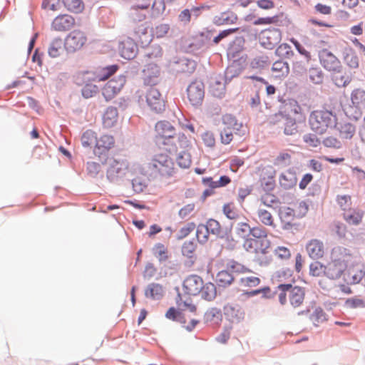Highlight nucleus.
I'll return each mask as SVG.
<instances>
[{
  "instance_id": "f257e3e1",
  "label": "nucleus",
  "mask_w": 365,
  "mask_h": 365,
  "mask_svg": "<svg viewBox=\"0 0 365 365\" xmlns=\"http://www.w3.org/2000/svg\"><path fill=\"white\" fill-rule=\"evenodd\" d=\"M83 147H93V153L96 158L102 163H107L109 151L115 147V140L112 135L103 134L98 136L92 130H87L81 137Z\"/></svg>"
},
{
  "instance_id": "f03ea898",
  "label": "nucleus",
  "mask_w": 365,
  "mask_h": 365,
  "mask_svg": "<svg viewBox=\"0 0 365 365\" xmlns=\"http://www.w3.org/2000/svg\"><path fill=\"white\" fill-rule=\"evenodd\" d=\"M147 174L154 178L167 180L175 177L178 169L169 155L160 153L153 155L145 165Z\"/></svg>"
},
{
  "instance_id": "7ed1b4c3",
  "label": "nucleus",
  "mask_w": 365,
  "mask_h": 365,
  "mask_svg": "<svg viewBox=\"0 0 365 365\" xmlns=\"http://www.w3.org/2000/svg\"><path fill=\"white\" fill-rule=\"evenodd\" d=\"M352 259V255L347 249L341 247L333 248L331 261L326 265V276L332 279L339 278Z\"/></svg>"
},
{
  "instance_id": "20e7f679",
  "label": "nucleus",
  "mask_w": 365,
  "mask_h": 365,
  "mask_svg": "<svg viewBox=\"0 0 365 365\" xmlns=\"http://www.w3.org/2000/svg\"><path fill=\"white\" fill-rule=\"evenodd\" d=\"M337 124V117L332 111L322 109L313 110L309 117V125L311 130L318 135H323L329 128Z\"/></svg>"
},
{
  "instance_id": "39448f33",
  "label": "nucleus",
  "mask_w": 365,
  "mask_h": 365,
  "mask_svg": "<svg viewBox=\"0 0 365 365\" xmlns=\"http://www.w3.org/2000/svg\"><path fill=\"white\" fill-rule=\"evenodd\" d=\"M275 293L277 294L279 302L285 305L287 302L288 294L289 302L293 308L301 307L305 299V290L299 286H292L291 284H280L277 287Z\"/></svg>"
},
{
  "instance_id": "423d86ee",
  "label": "nucleus",
  "mask_w": 365,
  "mask_h": 365,
  "mask_svg": "<svg viewBox=\"0 0 365 365\" xmlns=\"http://www.w3.org/2000/svg\"><path fill=\"white\" fill-rule=\"evenodd\" d=\"M87 40V36L84 31L75 29L70 32L65 38V49L71 53L78 51L86 45Z\"/></svg>"
},
{
  "instance_id": "0eeeda50",
  "label": "nucleus",
  "mask_w": 365,
  "mask_h": 365,
  "mask_svg": "<svg viewBox=\"0 0 365 365\" xmlns=\"http://www.w3.org/2000/svg\"><path fill=\"white\" fill-rule=\"evenodd\" d=\"M282 33L279 29L269 28L262 30L259 36L260 45L266 49H273L282 41Z\"/></svg>"
},
{
  "instance_id": "6e6552de",
  "label": "nucleus",
  "mask_w": 365,
  "mask_h": 365,
  "mask_svg": "<svg viewBox=\"0 0 365 365\" xmlns=\"http://www.w3.org/2000/svg\"><path fill=\"white\" fill-rule=\"evenodd\" d=\"M155 132L156 141L163 145L169 144L176 133L174 126L166 120H161L156 123Z\"/></svg>"
},
{
  "instance_id": "1a4fd4ad",
  "label": "nucleus",
  "mask_w": 365,
  "mask_h": 365,
  "mask_svg": "<svg viewBox=\"0 0 365 365\" xmlns=\"http://www.w3.org/2000/svg\"><path fill=\"white\" fill-rule=\"evenodd\" d=\"M270 247L271 242L268 239L248 237L245 240L243 243V247L247 252L256 255H266L268 253Z\"/></svg>"
},
{
  "instance_id": "9d476101",
  "label": "nucleus",
  "mask_w": 365,
  "mask_h": 365,
  "mask_svg": "<svg viewBox=\"0 0 365 365\" xmlns=\"http://www.w3.org/2000/svg\"><path fill=\"white\" fill-rule=\"evenodd\" d=\"M126 82L125 76H118L106 83L102 89V93L107 101L114 98L121 91Z\"/></svg>"
},
{
  "instance_id": "9b49d317",
  "label": "nucleus",
  "mask_w": 365,
  "mask_h": 365,
  "mask_svg": "<svg viewBox=\"0 0 365 365\" xmlns=\"http://www.w3.org/2000/svg\"><path fill=\"white\" fill-rule=\"evenodd\" d=\"M106 164H108L107 177L111 181L123 176L125 174V171L128 169V163L127 161L118 160L114 158H108Z\"/></svg>"
},
{
  "instance_id": "f8f14e48",
  "label": "nucleus",
  "mask_w": 365,
  "mask_h": 365,
  "mask_svg": "<svg viewBox=\"0 0 365 365\" xmlns=\"http://www.w3.org/2000/svg\"><path fill=\"white\" fill-rule=\"evenodd\" d=\"M319 59L322 66L327 71L336 72L342 69L340 61L327 49L320 52Z\"/></svg>"
},
{
  "instance_id": "ddd939ff",
  "label": "nucleus",
  "mask_w": 365,
  "mask_h": 365,
  "mask_svg": "<svg viewBox=\"0 0 365 365\" xmlns=\"http://www.w3.org/2000/svg\"><path fill=\"white\" fill-rule=\"evenodd\" d=\"M146 102L149 107L157 113L165 109V101L160 91L155 88H150L146 93Z\"/></svg>"
},
{
  "instance_id": "4468645a",
  "label": "nucleus",
  "mask_w": 365,
  "mask_h": 365,
  "mask_svg": "<svg viewBox=\"0 0 365 365\" xmlns=\"http://www.w3.org/2000/svg\"><path fill=\"white\" fill-rule=\"evenodd\" d=\"M76 24L75 19L68 14H60L51 22V28L58 32H65L71 29Z\"/></svg>"
},
{
  "instance_id": "2eb2a0df",
  "label": "nucleus",
  "mask_w": 365,
  "mask_h": 365,
  "mask_svg": "<svg viewBox=\"0 0 365 365\" xmlns=\"http://www.w3.org/2000/svg\"><path fill=\"white\" fill-rule=\"evenodd\" d=\"M306 251L310 258L316 260L324 257L327 248L323 241L312 239L306 245Z\"/></svg>"
},
{
  "instance_id": "dca6fc26",
  "label": "nucleus",
  "mask_w": 365,
  "mask_h": 365,
  "mask_svg": "<svg viewBox=\"0 0 365 365\" xmlns=\"http://www.w3.org/2000/svg\"><path fill=\"white\" fill-rule=\"evenodd\" d=\"M164 145L170 152L188 150L191 148L190 140L182 133H175L172 141L169 144H164Z\"/></svg>"
},
{
  "instance_id": "f3484780",
  "label": "nucleus",
  "mask_w": 365,
  "mask_h": 365,
  "mask_svg": "<svg viewBox=\"0 0 365 365\" xmlns=\"http://www.w3.org/2000/svg\"><path fill=\"white\" fill-rule=\"evenodd\" d=\"M282 112L284 117H289L298 120H304L305 114L299 103L294 99H289L284 102Z\"/></svg>"
},
{
  "instance_id": "a211bd4d",
  "label": "nucleus",
  "mask_w": 365,
  "mask_h": 365,
  "mask_svg": "<svg viewBox=\"0 0 365 365\" xmlns=\"http://www.w3.org/2000/svg\"><path fill=\"white\" fill-rule=\"evenodd\" d=\"M187 95L192 105H200L205 96L203 84L200 82H192L187 89Z\"/></svg>"
},
{
  "instance_id": "6ab92c4d",
  "label": "nucleus",
  "mask_w": 365,
  "mask_h": 365,
  "mask_svg": "<svg viewBox=\"0 0 365 365\" xmlns=\"http://www.w3.org/2000/svg\"><path fill=\"white\" fill-rule=\"evenodd\" d=\"M118 51L121 57L130 60L136 56L138 47L132 38L125 37L119 42Z\"/></svg>"
},
{
  "instance_id": "aec40b11",
  "label": "nucleus",
  "mask_w": 365,
  "mask_h": 365,
  "mask_svg": "<svg viewBox=\"0 0 365 365\" xmlns=\"http://www.w3.org/2000/svg\"><path fill=\"white\" fill-rule=\"evenodd\" d=\"M276 170L271 165L262 167L260 170L259 180L265 190H272L275 185Z\"/></svg>"
},
{
  "instance_id": "412c9836",
  "label": "nucleus",
  "mask_w": 365,
  "mask_h": 365,
  "mask_svg": "<svg viewBox=\"0 0 365 365\" xmlns=\"http://www.w3.org/2000/svg\"><path fill=\"white\" fill-rule=\"evenodd\" d=\"M203 280L197 275L187 277L183 282V288L188 295L195 296L199 294L202 288Z\"/></svg>"
},
{
  "instance_id": "4be33fe9",
  "label": "nucleus",
  "mask_w": 365,
  "mask_h": 365,
  "mask_svg": "<svg viewBox=\"0 0 365 365\" xmlns=\"http://www.w3.org/2000/svg\"><path fill=\"white\" fill-rule=\"evenodd\" d=\"M144 83L148 85H155L159 81L160 68L156 63H148L143 71Z\"/></svg>"
},
{
  "instance_id": "5701e85b",
  "label": "nucleus",
  "mask_w": 365,
  "mask_h": 365,
  "mask_svg": "<svg viewBox=\"0 0 365 365\" xmlns=\"http://www.w3.org/2000/svg\"><path fill=\"white\" fill-rule=\"evenodd\" d=\"M297 182V173L293 169H288L279 175V184L284 190H289L295 187Z\"/></svg>"
},
{
  "instance_id": "b1692460",
  "label": "nucleus",
  "mask_w": 365,
  "mask_h": 365,
  "mask_svg": "<svg viewBox=\"0 0 365 365\" xmlns=\"http://www.w3.org/2000/svg\"><path fill=\"white\" fill-rule=\"evenodd\" d=\"M342 57L345 63L352 68L359 67V58L355 51L347 43L342 46Z\"/></svg>"
},
{
  "instance_id": "393cba45",
  "label": "nucleus",
  "mask_w": 365,
  "mask_h": 365,
  "mask_svg": "<svg viewBox=\"0 0 365 365\" xmlns=\"http://www.w3.org/2000/svg\"><path fill=\"white\" fill-rule=\"evenodd\" d=\"M364 277V272L361 267L359 265H355L349 267L347 272L344 275V279L347 284H356L359 283Z\"/></svg>"
},
{
  "instance_id": "a878e982",
  "label": "nucleus",
  "mask_w": 365,
  "mask_h": 365,
  "mask_svg": "<svg viewBox=\"0 0 365 365\" xmlns=\"http://www.w3.org/2000/svg\"><path fill=\"white\" fill-rule=\"evenodd\" d=\"M223 310L225 315L232 322H239L245 317L244 311L238 305L227 304Z\"/></svg>"
},
{
  "instance_id": "bb28decb",
  "label": "nucleus",
  "mask_w": 365,
  "mask_h": 365,
  "mask_svg": "<svg viewBox=\"0 0 365 365\" xmlns=\"http://www.w3.org/2000/svg\"><path fill=\"white\" fill-rule=\"evenodd\" d=\"M223 128H228L230 130L235 132V135H245V130L241 133V129L243 128L242 123L237 122L235 117L230 114H226L222 117Z\"/></svg>"
},
{
  "instance_id": "cd10ccee",
  "label": "nucleus",
  "mask_w": 365,
  "mask_h": 365,
  "mask_svg": "<svg viewBox=\"0 0 365 365\" xmlns=\"http://www.w3.org/2000/svg\"><path fill=\"white\" fill-rule=\"evenodd\" d=\"M294 151L284 150L280 151L273 160V164L277 168H285L292 165Z\"/></svg>"
},
{
  "instance_id": "c85d7f7f",
  "label": "nucleus",
  "mask_w": 365,
  "mask_h": 365,
  "mask_svg": "<svg viewBox=\"0 0 365 365\" xmlns=\"http://www.w3.org/2000/svg\"><path fill=\"white\" fill-rule=\"evenodd\" d=\"M364 213L362 211L351 208L343 212L344 220L349 225H359L363 219Z\"/></svg>"
},
{
  "instance_id": "c756f323",
  "label": "nucleus",
  "mask_w": 365,
  "mask_h": 365,
  "mask_svg": "<svg viewBox=\"0 0 365 365\" xmlns=\"http://www.w3.org/2000/svg\"><path fill=\"white\" fill-rule=\"evenodd\" d=\"M118 117V110L114 107H109L103 115V125L106 128L113 127L117 123Z\"/></svg>"
},
{
  "instance_id": "7c9ffc66",
  "label": "nucleus",
  "mask_w": 365,
  "mask_h": 365,
  "mask_svg": "<svg viewBox=\"0 0 365 365\" xmlns=\"http://www.w3.org/2000/svg\"><path fill=\"white\" fill-rule=\"evenodd\" d=\"M272 71L276 78H285L289 73V64L284 61H277L273 63Z\"/></svg>"
},
{
  "instance_id": "2f4dec72",
  "label": "nucleus",
  "mask_w": 365,
  "mask_h": 365,
  "mask_svg": "<svg viewBox=\"0 0 365 365\" xmlns=\"http://www.w3.org/2000/svg\"><path fill=\"white\" fill-rule=\"evenodd\" d=\"M237 21V16L234 12L225 11L215 18V24L218 26L228 25L235 24Z\"/></svg>"
},
{
  "instance_id": "473e14b6",
  "label": "nucleus",
  "mask_w": 365,
  "mask_h": 365,
  "mask_svg": "<svg viewBox=\"0 0 365 365\" xmlns=\"http://www.w3.org/2000/svg\"><path fill=\"white\" fill-rule=\"evenodd\" d=\"M351 101L355 107L365 108V91L360 88L354 89L351 94Z\"/></svg>"
},
{
  "instance_id": "72a5a7b5",
  "label": "nucleus",
  "mask_w": 365,
  "mask_h": 365,
  "mask_svg": "<svg viewBox=\"0 0 365 365\" xmlns=\"http://www.w3.org/2000/svg\"><path fill=\"white\" fill-rule=\"evenodd\" d=\"M284 133L286 135H294L298 133L297 122L301 120H298L293 118L284 117Z\"/></svg>"
},
{
  "instance_id": "f704fd0d",
  "label": "nucleus",
  "mask_w": 365,
  "mask_h": 365,
  "mask_svg": "<svg viewBox=\"0 0 365 365\" xmlns=\"http://www.w3.org/2000/svg\"><path fill=\"white\" fill-rule=\"evenodd\" d=\"M201 297L205 300L211 301L214 299L217 294L216 287L213 283L208 282L202 284V288L199 293Z\"/></svg>"
},
{
  "instance_id": "c9c22d12",
  "label": "nucleus",
  "mask_w": 365,
  "mask_h": 365,
  "mask_svg": "<svg viewBox=\"0 0 365 365\" xmlns=\"http://www.w3.org/2000/svg\"><path fill=\"white\" fill-rule=\"evenodd\" d=\"M339 135L342 139H351L356 132L355 126L351 123H344L338 128Z\"/></svg>"
},
{
  "instance_id": "e433bc0d",
  "label": "nucleus",
  "mask_w": 365,
  "mask_h": 365,
  "mask_svg": "<svg viewBox=\"0 0 365 365\" xmlns=\"http://www.w3.org/2000/svg\"><path fill=\"white\" fill-rule=\"evenodd\" d=\"M63 41L60 38L53 39L48 48V54L52 58H57L63 53Z\"/></svg>"
},
{
  "instance_id": "4c0bfd02",
  "label": "nucleus",
  "mask_w": 365,
  "mask_h": 365,
  "mask_svg": "<svg viewBox=\"0 0 365 365\" xmlns=\"http://www.w3.org/2000/svg\"><path fill=\"white\" fill-rule=\"evenodd\" d=\"M210 92L217 98H222L225 94V85L223 82L215 80L210 86Z\"/></svg>"
},
{
  "instance_id": "58836bf2",
  "label": "nucleus",
  "mask_w": 365,
  "mask_h": 365,
  "mask_svg": "<svg viewBox=\"0 0 365 365\" xmlns=\"http://www.w3.org/2000/svg\"><path fill=\"white\" fill-rule=\"evenodd\" d=\"M216 281L219 286L226 287L232 283L234 277L229 271L222 270L217 273Z\"/></svg>"
},
{
  "instance_id": "ea45409f",
  "label": "nucleus",
  "mask_w": 365,
  "mask_h": 365,
  "mask_svg": "<svg viewBox=\"0 0 365 365\" xmlns=\"http://www.w3.org/2000/svg\"><path fill=\"white\" fill-rule=\"evenodd\" d=\"M65 7L71 12L78 14L83 11L84 4L81 0H63Z\"/></svg>"
},
{
  "instance_id": "a19ab883",
  "label": "nucleus",
  "mask_w": 365,
  "mask_h": 365,
  "mask_svg": "<svg viewBox=\"0 0 365 365\" xmlns=\"http://www.w3.org/2000/svg\"><path fill=\"white\" fill-rule=\"evenodd\" d=\"M187 151L183 150L180 152L176 158L178 166L182 168H188L191 165V155Z\"/></svg>"
},
{
  "instance_id": "79ce46f5",
  "label": "nucleus",
  "mask_w": 365,
  "mask_h": 365,
  "mask_svg": "<svg viewBox=\"0 0 365 365\" xmlns=\"http://www.w3.org/2000/svg\"><path fill=\"white\" fill-rule=\"evenodd\" d=\"M118 66L117 65H111L104 67L99 71L96 78L99 81H105L113 75L118 71Z\"/></svg>"
},
{
  "instance_id": "37998d69",
  "label": "nucleus",
  "mask_w": 365,
  "mask_h": 365,
  "mask_svg": "<svg viewBox=\"0 0 365 365\" xmlns=\"http://www.w3.org/2000/svg\"><path fill=\"white\" fill-rule=\"evenodd\" d=\"M339 71L333 72L332 79L335 85L338 87H344L351 81V78Z\"/></svg>"
},
{
  "instance_id": "c03bdc74",
  "label": "nucleus",
  "mask_w": 365,
  "mask_h": 365,
  "mask_svg": "<svg viewBox=\"0 0 365 365\" xmlns=\"http://www.w3.org/2000/svg\"><path fill=\"white\" fill-rule=\"evenodd\" d=\"M153 255L160 262H165L169 257L168 249L161 243L156 244L153 249Z\"/></svg>"
},
{
  "instance_id": "a18cd8bd",
  "label": "nucleus",
  "mask_w": 365,
  "mask_h": 365,
  "mask_svg": "<svg viewBox=\"0 0 365 365\" xmlns=\"http://www.w3.org/2000/svg\"><path fill=\"white\" fill-rule=\"evenodd\" d=\"M336 201L343 212L351 208L352 201L349 195H339L336 196Z\"/></svg>"
},
{
  "instance_id": "49530a36",
  "label": "nucleus",
  "mask_w": 365,
  "mask_h": 365,
  "mask_svg": "<svg viewBox=\"0 0 365 365\" xmlns=\"http://www.w3.org/2000/svg\"><path fill=\"white\" fill-rule=\"evenodd\" d=\"M309 80L314 84H320L324 81V74L319 68H311L308 71Z\"/></svg>"
},
{
  "instance_id": "de8ad7c7",
  "label": "nucleus",
  "mask_w": 365,
  "mask_h": 365,
  "mask_svg": "<svg viewBox=\"0 0 365 365\" xmlns=\"http://www.w3.org/2000/svg\"><path fill=\"white\" fill-rule=\"evenodd\" d=\"M309 274L313 277H319L323 274L326 275V266L317 261L312 262L309 265Z\"/></svg>"
},
{
  "instance_id": "09e8293b",
  "label": "nucleus",
  "mask_w": 365,
  "mask_h": 365,
  "mask_svg": "<svg viewBox=\"0 0 365 365\" xmlns=\"http://www.w3.org/2000/svg\"><path fill=\"white\" fill-rule=\"evenodd\" d=\"M260 282V279L257 277H244L240 279V285L242 287L252 288L259 285Z\"/></svg>"
},
{
  "instance_id": "8fccbe9b",
  "label": "nucleus",
  "mask_w": 365,
  "mask_h": 365,
  "mask_svg": "<svg viewBox=\"0 0 365 365\" xmlns=\"http://www.w3.org/2000/svg\"><path fill=\"white\" fill-rule=\"evenodd\" d=\"M310 319L315 326L327 320L326 314L322 308H317L310 316Z\"/></svg>"
},
{
  "instance_id": "3c124183",
  "label": "nucleus",
  "mask_w": 365,
  "mask_h": 365,
  "mask_svg": "<svg viewBox=\"0 0 365 365\" xmlns=\"http://www.w3.org/2000/svg\"><path fill=\"white\" fill-rule=\"evenodd\" d=\"M163 287L158 284H150L146 289L145 294L153 299H158L163 295Z\"/></svg>"
},
{
  "instance_id": "603ef678",
  "label": "nucleus",
  "mask_w": 365,
  "mask_h": 365,
  "mask_svg": "<svg viewBox=\"0 0 365 365\" xmlns=\"http://www.w3.org/2000/svg\"><path fill=\"white\" fill-rule=\"evenodd\" d=\"M41 8L46 11H58L61 8V0H43Z\"/></svg>"
},
{
  "instance_id": "864d4df0",
  "label": "nucleus",
  "mask_w": 365,
  "mask_h": 365,
  "mask_svg": "<svg viewBox=\"0 0 365 365\" xmlns=\"http://www.w3.org/2000/svg\"><path fill=\"white\" fill-rule=\"evenodd\" d=\"M163 56V49L160 46H154L148 49L145 57L149 60H158Z\"/></svg>"
},
{
  "instance_id": "5fc2aeb1",
  "label": "nucleus",
  "mask_w": 365,
  "mask_h": 365,
  "mask_svg": "<svg viewBox=\"0 0 365 365\" xmlns=\"http://www.w3.org/2000/svg\"><path fill=\"white\" fill-rule=\"evenodd\" d=\"M205 226L207 227L210 233L219 236L222 234V227L218 221L214 219H210L207 220Z\"/></svg>"
},
{
  "instance_id": "6e6d98bb",
  "label": "nucleus",
  "mask_w": 365,
  "mask_h": 365,
  "mask_svg": "<svg viewBox=\"0 0 365 365\" xmlns=\"http://www.w3.org/2000/svg\"><path fill=\"white\" fill-rule=\"evenodd\" d=\"M273 253L276 257L281 260H287L291 257L289 249L284 246H278L274 250Z\"/></svg>"
},
{
  "instance_id": "4d7b16f0",
  "label": "nucleus",
  "mask_w": 365,
  "mask_h": 365,
  "mask_svg": "<svg viewBox=\"0 0 365 365\" xmlns=\"http://www.w3.org/2000/svg\"><path fill=\"white\" fill-rule=\"evenodd\" d=\"M170 30V26L168 24H160L153 29V35L158 38L165 37Z\"/></svg>"
},
{
  "instance_id": "13d9d810",
  "label": "nucleus",
  "mask_w": 365,
  "mask_h": 365,
  "mask_svg": "<svg viewBox=\"0 0 365 365\" xmlns=\"http://www.w3.org/2000/svg\"><path fill=\"white\" fill-rule=\"evenodd\" d=\"M269 58L267 56H262L255 58L250 63L252 68H262L269 64Z\"/></svg>"
},
{
  "instance_id": "bf43d9fd",
  "label": "nucleus",
  "mask_w": 365,
  "mask_h": 365,
  "mask_svg": "<svg viewBox=\"0 0 365 365\" xmlns=\"http://www.w3.org/2000/svg\"><path fill=\"white\" fill-rule=\"evenodd\" d=\"M275 53L280 57H289L292 54V48L288 43H282L275 50Z\"/></svg>"
},
{
  "instance_id": "052dcab7",
  "label": "nucleus",
  "mask_w": 365,
  "mask_h": 365,
  "mask_svg": "<svg viewBox=\"0 0 365 365\" xmlns=\"http://www.w3.org/2000/svg\"><path fill=\"white\" fill-rule=\"evenodd\" d=\"M323 145L327 148L339 149L341 147V141L336 137L328 136L322 140Z\"/></svg>"
},
{
  "instance_id": "680f3d73",
  "label": "nucleus",
  "mask_w": 365,
  "mask_h": 365,
  "mask_svg": "<svg viewBox=\"0 0 365 365\" xmlns=\"http://www.w3.org/2000/svg\"><path fill=\"white\" fill-rule=\"evenodd\" d=\"M209 233H210V232L208 231L205 225H200L197 227V232H196V236H197V240L200 243L206 242L208 240V234Z\"/></svg>"
},
{
  "instance_id": "e2e57ef3",
  "label": "nucleus",
  "mask_w": 365,
  "mask_h": 365,
  "mask_svg": "<svg viewBox=\"0 0 365 365\" xmlns=\"http://www.w3.org/2000/svg\"><path fill=\"white\" fill-rule=\"evenodd\" d=\"M223 212L226 217L230 220L236 219L238 217L237 212L232 202L224 205Z\"/></svg>"
},
{
  "instance_id": "0e129e2a",
  "label": "nucleus",
  "mask_w": 365,
  "mask_h": 365,
  "mask_svg": "<svg viewBox=\"0 0 365 365\" xmlns=\"http://www.w3.org/2000/svg\"><path fill=\"white\" fill-rule=\"evenodd\" d=\"M303 140L308 146L312 148H316L321 143L320 140L313 133L305 134L303 136Z\"/></svg>"
},
{
  "instance_id": "69168bd1",
  "label": "nucleus",
  "mask_w": 365,
  "mask_h": 365,
  "mask_svg": "<svg viewBox=\"0 0 365 365\" xmlns=\"http://www.w3.org/2000/svg\"><path fill=\"white\" fill-rule=\"evenodd\" d=\"M259 220L265 225H273V218L270 212L265 210H259Z\"/></svg>"
},
{
  "instance_id": "338daca9",
  "label": "nucleus",
  "mask_w": 365,
  "mask_h": 365,
  "mask_svg": "<svg viewBox=\"0 0 365 365\" xmlns=\"http://www.w3.org/2000/svg\"><path fill=\"white\" fill-rule=\"evenodd\" d=\"M235 132L228 128H222L220 132V142L224 145L230 144L234 138Z\"/></svg>"
},
{
  "instance_id": "774afa93",
  "label": "nucleus",
  "mask_w": 365,
  "mask_h": 365,
  "mask_svg": "<svg viewBox=\"0 0 365 365\" xmlns=\"http://www.w3.org/2000/svg\"><path fill=\"white\" fill-rule=\"evenodd\" d=\"M202 140L203 143L210 148H213L215 145V135L211 131H205L202 135Z\"/></svg>"
}]
</instances>
